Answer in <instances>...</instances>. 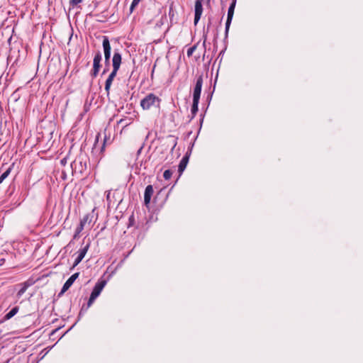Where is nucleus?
Wrapping results in <instances>:
<instances>
[{
    "label": "nucleus",
    "mask_w": 363,
    "mask_h": 363,
    "mask_svg": "<svg viewBox=\"0 0 363 363\" xmlns=\"http://www.w3.org/2000/svg\"><path fill=\"white\" fill-rule=\"evenodd\" d=\"M210 24H211V23H209V24L207 26L206 30H203V45H205L206 41L207 40V35H208V33L209 30Z\"/></svg>",
    "instance_id": "aec40b11"
},
{
    "label": "nucleus",
    "mask_w": 363,
    "mask_h": 363,
    "mask_svg": "<svg viewBox=\"0 0 363 363\" xmlns=\"http://www.w3.org/2000/svg\"><path fill=\"white\" fill-rule=\"evenodd\" d=\"M196 45H194L191 48H189L187 50V55L188 57H190L193 55L194 52L196 50Z\"/></svg>",
    "instance_id": "412c9836"
},
{
    "label": "nucleus",
    "mask_w": 363,
    "mask_h": 363,
    "mask_svg": "<svg viewBox=\"0 0 363 363\" xmlns=\"http://www.w3.org/2000/svg\"><path fill=\"white\" fill-rule=\"evenodd\" d=\"M153 194V187L152 185H147L144 194V203L145 206H148L150 203L151 197Z\"/></svg>",
    "instance_id": "9b49d317"
},
{
    "label": "nucleus",
    "mask_w": 363,
    "mask_h": 363,
    "mask_svg": "<svg viewBox=\"0 0 363 363\" xmlns=\"http://www.w3.org/2000/svg\"><path fill=\"white\" fill-rule=\"evenodd\" d=\"M104 52V58L106 61H109L111 58V45L109 42V39L107 36H103V43H102Z\"/></svg>",
    "instance_id": "423d86ee"
},
{
    "label": "nucleus",
    "mask_w": 363,
    "mask_h": 363,
    "mask_svg": "<svg viewBox=\"0 0 363 363\" xmlns=\"http://www.w3.org/2000/svg\"><path fill=\"white\" fill-rule=\"evenodd\" d=\"M82 1L83 0H69V5L74 7L82 2Z\"/></svg>",
    "instance_id": "5701e85b"
},
{
    "label": "nucleus",
    "mask_w": 363,
    "mask_h": 363,
    "mask_svg": "<svg viewBox=\"0 0 363 363\" xmlns=\"http://www.w3.org/2000/svg\"><path fill=\"white\" fill-rule=\"evenodd\" d=\"M189 156L188 153H186L181 160L179 164V167H178L179 172H182L185 169V168L187 165V163L189 162Z\"/></svg>",
    "instance_id": "ddd939ff"
},
{
    "label": "nucleus",
    "mask_w": 363,
    "mask_h": 363,
    "mask_svg": "<svg viewBox=\"0 0 363 363\" xmlns=\"http://www.w3.org/2000/svg\"><path fill=\"white\" fill-rule=\"evenodd\" d=\"M19 311L18 306L13 307L9 313H7L3 318L1 322L6 321L13 318Z\"/></svg>",
    "instance_id": "f8f14e48"
},
{
    "label": "nucleus",
    "mask_w": 363,
    "mask_h": 363,
    "mask_svg": "<svg viewBox=\"0 0 363 363\" xmlns=\"http://www.w3.org/2000/svg\"><path fill=\"white\" fill-rule=\"evenodd\" d=\"M101 52L99 51L94 56V60L93 61H96V62H101Z\"/></svg>",
    "instance_id": "b1692460"
},
{
    "label": "nucleus",
    "mask_w": 363,
    "mask_h": 363,
    "mask_svg": "<svg viewBox=\"0 0 363 363\" xmlns=\"http://www.w3.org/2000/svg\"><path fill=\"white\" fill-rule=\"evenodd\" d=\"M170 138H172V149L171 150L173 151V150L174 149L176 145H177V138H174L172 136H169Z\"/></svg>",
    "instance_id": "393cba45"
},
{
    "label": "nucleus",
    "mask_w": 363,
    "mask_h": 363,
    "mask_svg": "<svg viewBox=\"0 0 363 363\" xmlns=\"http://www.w3.org/2000/svg\"><path fill=\"white\" fill-rule=\"evenodd\" d=\"M172 171H171L170 169L165 170L163 174V177L166 180H169L172 177Z\"/></svg>",
    "instance_id": "6ab92c4d"
},
{
    "label": "nucleus",
    "mask_w": 363,
    "mask_h": 363,
    "mask_svg": "<svg viewBox=\"0 0 363 363\" xmlns=\"http://www.w3.org/2000/svg\"><path fill=\"white\" fill-rule=\"evenodd\" d=\"M96 297L94 296V295H90V297L89 298V301H88V303H87V306L86 307V308H84V306H82V308H81L80 310V312H79V318L81 317V315H83L84 312L88 308H89L92 303H94V301L96 300Z\"/></svg>",
    "instance_id": "2eb2a0df"
},
{
    "label": "nucleus",
    "mask_w": 363,
    "mask_h": 363,
    "mask_svg": "<svg viewBox=\"0 0 363 363\" xmlns=\"http://www.w3.org/2000/svg\"><path fill=\"white\" fill-rule=\"evenodd\" d=\"M199 100H193V104L191 110L192 114L191 119L194 118L196 116L199 111Z\"/></svg>",
    "instance_id": "dca6fc26"
},
{
    "label": "nucleus",
    "mask_w": 363,
    "mask_h": 363,
    "mask_svg": "<svg viewBox=\"0 0 363 363\" xmlns=\"http://www.w3.org/2000/svg\"><path fill=\"white\" fill-rule=\"evenodd\" d=\"M27 289V286L25 285L24 286H23L17 293V296L18 297H21L26 291Z\"/></svg>",
    "instance_id": "4be33fe9"
},
{
    "label": "nucleus",
    "mask_w": 363,
    "mask_h": 363,
    "mask_svg": "<svg viewBox=\"0 0 363 363\" xmlns=\"http://www.w3.org/2000/svg\"><path fill=\"white\" fill-rule=\"evenodd\" d=\"M106 281L105 279H99L95 284L93 288V290L91 293V295H94L96 298L100 295L103 289L106 285Z\"/></svg>",
    "instance_id": "0eeeda50"
},
{
    "label": "nucleus",
    "mask_w": 363,
    "mask_h": 363,
    "mask_svg": "<svg viewBox=\"0 0 363 363\" xmlns=\"http://www.w3.org/2000/svg\"><path fill=\"white\" fill-rule=\"evenodd\" d=\"M108 67H106L103 70L102 74H104L105 73H106V72L108 71Z\"/></svg>",
    "instance_id": "72a5a7b5"
},
{
    "label": "nucleus",
    "mask_w": 363,
    "mask_h": 363,
    "mask_svg": "<svg viewBox=\"0 0 363 363\" xmlns=\"http://www.w3.org/2000/svg\"><path fill=\"white\" fill-rule=\"evenodd\" d=\"M105 63H106V67H109V65H110V60H109V61H106V60H105Z\"/></svg>",
    "instance_id": "c9c22d12"
},
{
    "label": "nucleus",
    "mask_w": 363,
    "mask_h": 363,
    "mask_svg": "<svg viewBox=\"0 0 363 363\" xmlns=\"http://www.w3.org/2000/svg\"><path fill=\"white\" fill-rule=\"evenodd\" d=\"M87 219H88V216L84 217V218L82 220H81V221H80L81 226L84 227V224L87 221Z\"/></svg>",
    "instance_id": "cd10ccee"
},
{
    "label": "nucleus",
    "mask_w": 363,
    "mask_h": 363,
    "mask_svg": "<svg viewBox=\"0 0 363 363\" xmlns=\"http://www.w3.org/2000/svg\"><path fill=\"white\" fill-rule=\"evenodd\" d=\"M87 219H88V216L84 217V218L82 220H81V221H80L81 226L84 227V224L87 221Z\"/></svg>",
    "instance_id": "bb28decb"
},
{
    "label": "nucleus",
    "mask_w": 363,
    "mask_h": 363,
    "mask_svg": "<svg viewBox=\"0 0 363 363\" xmlns=\"http://www.w3.org/2000/svg\"><path fill=\"white\" fill-rule=\"evenodd\" d=\"M203 0H196L195 1L194 20V23L195 26H196L199 23L203 13Z\"/></svg>",
    "instance_id": "7ed1b4c3"
},
{
    "label": "nucleus",
    "mask_w": 363,
    "mask_h": 363,
    "mask_svg": "<svg viewBox=\"0 0 363 363\" xmlns=\"http://www.w3.org/2000/svg\"><path fill=\"white\" fill-rule=\"evenodd\" d=\"M105 143H106V140H104L103 145H102V146H101V151H103V150H104V147H105Z\"/></svg>",
    "instance_id": "f704fd0d"
},
{
    "label": "nucleus",
    "mask_w": 363,
    "mask_h": 363,
    "mask_svg": "<svg viewBox=\"0 0 363 363\" xmlns=\"http://www.w3.org/2000/svg\"><path fill=\"white\" fill-rule=\"evenodd\" d=\"M121 55L119 52L115 51L113 53V59H112V65L113 69L115 70H118L121 64Z\"/></svg>",
    "instance_id": "9d476101"
},
{
    "label": "nucleus",
    "mask_w": 363,
    "mask_h": 363,
    "mask_svg": "<svg viewBox=\"0 0 363 363\" xmlns=\"http://www.w3.org/2000/svg\"><path fill=\"white\" fill-rule=\"evenodd\" d=\"M118 71V70H115L113 69L112 72L110 73V74L108 75V78L106 80L105 90L107 93V95H108L110 93V89H111L112 82H113L114 78L116 77Z\"/></svg>",
    "instance_id": "1a4fd4ad"
},
{
    "label": "nucleus",
    "mask_w": 363,
    "mask_h": 363,
    "mask_svg": "<svg viewBox=\"0 0 363 363\" xmlns=\"http://www.w3.org/2000/svg\"><path fill=\"white\" fill-rule=\"evenodd\" d=\"M237 0H233L228 11L227 21L225 23V35L228 37L230 26L233 17L234 10L236 5Z\"/></svg>",
    "instance_id": "f03ea898"
},
{
    "label": "nucleus",
    "mask_w": 363,
    "mask_h": 363,
    "mask_svg": "<svg viewBox=\"0 0 363 363\" xmlns=\"http://www.w3.org/2000/svg\"><path fill=\"white\" fill-rule=\"evenodd\" d=\"M11 167H9L1 176H0V183H1L10 174Z\"/></svg>",
    "instance_id": "f3484780"
},
{
    "label": "nucleus",
    "mask_w": 363,
    "mask_h": 363,
    "mask_svg": "<svg viewBox=\"0 0 363 363\" xmlns=\"http://www.w3.org/2000/svg\"><path fill=\"white\" fill-rule=\"evenodd\" d=\"M99 136V134L96 136V142L94 145V147H93L94 150H96L97 149V143H98Z\"/></svg>",
    "instance_id": "c85d7f7f"
},
{
    "label": "nucleus",
    "mask_w": 363,
    "mask_h": 363,
    "mask_svg": "<svg viewBox=\"0 0 363 363\" xmlns=\"http://www.w3.org/2000/svg\"><path fill=\"white\" fill-rule=\"evenodd\" d=\"M203 85V75L200 74L196 78V84L194 89V93H193V100H199L201 92V88Z\"/></svg>",
    "instance_id": "20e7f679"
},
{
    "label": "nucleus",
    "mask_w": 363,
    "mask_h": 363,
    "mask_svg": "<svg viewBox=\"0 0 363 363\" xmlns=\"http://www.w3.org/2000/svg\"><path fill=\"white\" fill-rule=\"evenodd\" d=\"M134 220V218H133V216H131L129 218V221L130 223L133 222V220Z\"/></svg>",
    "instance_id": "e433bc0d"
},
{
    "label": "nucleus",
    "mask_w": 363,
    "mask_h": 363,
    "mask_svg": "<svg viewBox=\"0 0 363 363\" xmlns=\"http://www.w3.org/2000/svg\"><path fill=\"white\" fill-rule=\"evenodd\" d=\"M160 99L154 94H149L140 101V106L144 110H148L157 103L160 106Z\"/></svg>",
    "instance_id": "f257e3e1"
},
{
    "label": "nucleus",
    "mask_w": 363,
    "mask_h": 363,
    "mask_svg": "<svg viewBox=\"0 0 363 363\" xmlns=\"http://www.w3.org/2000/svg\"><path fill=\"white\" fill-rule=\"evenodd\" d=\"M169 16H171V15H172V16H174V13H173V11H172V6L169 8Z\"/></svg>",
    "instance_id": "473e14b6"
},
{
    "label": "nucleus",
    "mask_w": 363,
    "mask_h": 363,
    "mask_svg": "<svg viewBox=\"0 0 363 363\" xmlns=\"http://www.w3.org/2000/svg\"><path fill=\"white\" fill-rule=\"evenodd\" d=\"M79 272H76V273L73 274L65 281L59 295H61V294H64L65 291H67L71 287V286L73 284L74 281L79 277Z\"/></svg>",
    "instance_id": "6e6552de"
},
{
    "label": "nucleus",
    "mask_w": 363,
    "mask_h": 363,
    "mask_svg": "<svg viewBox=\"0 0 363 363\" xmlns=\"http://www.w3.org/2000/svg\"><path fill=\"white\" fill-rule=\"evenodd\" d=\"M141 0H133L131 5L130 6V12L132 13L135 8L139 4Z\"/></svg>",
    "instance_id": "a211bd4d"
},
{
    "label": "nucleus",
    "mask_w": 363,
    "mask_h": 363,
    "mask_svg": "<svg viewBox=\"0 0 363 363\" xmlns=\"http://www.w3.org/2000/svg\"><path fill=\"white\" fill-rule=\"evenodd\" d=\"M83 228L82 226H81V225H79V227H77V233H80L82 230H83Z\"/></svg>",
    "instance_id": "c756f323"
},
{
    "label": "nucleus",
    "mask_w": 363,
    "mask_h": 363,
    "mask_svg": "<svg viewBox=\"0 0 363 363\" xmlns=\"http://www.w3.org/2000/svg\"><path fill=\"white\" fill-rule=\"evenodd\" d=\"M155 67H156V65H155L154 67H153V69H152V72H154V69H155Z\"/></svg>",
    "instance_id": "4c0bfd02"
},
{
    "label": "nucleus",
    "mask_w": 363,
    "mask_h": 363,
    "mask_svg": "<svg viewBox=\"0 0 363 363\" xmlns=\"http://www.w3.org/2000/svg\"><path fill=\"white\" fill-rule=\"evenodd\" d=\"M60 162L62 165H65V164L67 163V158H63L62 160H61Z\"/></svg>",
    "instance_id": "7c9ffc66"
},
{
    "label": "nucleus",
    "mask_w": 363,
    "mask_h": 363,
    "mask_svg": "<svg viewBox=\"0 0 363 363\" xmlns=\"http://www.w3.org/2000/svg\"><path fill=\"white\" fill-rule=\"evenodd\" d=\"M100 62H101L93 61V69L91 72V75L93 78L96 77V76L99 74V69L101 67Z\"/></svg>",
    "instance_id": "4468645a"
},
{
    "label": "nucleus",
    "mask_w": 363,
    "mask_h": 363,
    "mask_svg": "<svg viewBox=\"0 0 363 363\" xmlns=\"http://www.w3.org/2000/svg\"><path fill=\"white\" fill-rule=\"evenodd\" d=\"M106 199H107V200H109L110 194H111V191H106Z\"/></svg>",
    "instance_id": "2f4dec72"
},
{
    "label": "nucleus",
    "mask_w": 363,
    "mask_h": 363,
    "mask_svg": "<svg viewBox=\"0 0 363 363\" xmlns=\"http://www.w3.org/2000/svg\"><path fill=\"white\" fill-rule=\"evenodd\" d=\"M71 167L73 170H74V171L77 170V160H75L73 162H72Z\"/></svg>",
    "instance_id": "a878e982"
},
{
    "label": "nucleus",
    "mask_w": 363,
    "mask_h": 363,
    "mask_svg": "<svg viewBox=\"0 0 363 363\" xmlns=\"http://www.w3.org/2000/svg\"><path fill=\"white\" fill-rule=\"evenodd\" d=\"M89 248V244H86L84 247L79 250V251L77 252V256L75 258V260L71 269H74L82 262V260L85 257Z\"/></svg>",
    "instance_id": "39448f33"
}]
</instances>
